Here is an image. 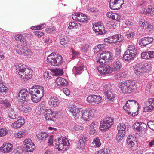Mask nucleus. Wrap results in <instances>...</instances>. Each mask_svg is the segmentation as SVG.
Here are the masks:
<instances>
[{"label":"nucleus","instance_id":"obj_48","mask_svg":"<svg viewBox=\"0 0 154 154\" xmlns=\"http://www.w3.org/2000/svg\"><path fill=\"white\" fill-rule=\"evenodd\" d=\"M153 86L152 83L150 82L147 84L146 85V89L147 91L150 92L152 91V89L153 88Z\"/></svg>","mask_w":154,"mask_h":154},{"label":"nucleus","instance_id":"obj_42","mask_svg":"<svg viewBox=\"0 0 154 154\" xmlns=\"http://www.w3.org/2000/svg\"><path fill=\"white\" fill-rule=\"evenodd\" d=\"M149 51L143 52L141 54V57L142 58L149 59L150 58Z\"/></svg>","mask_w":154,"mask_h":154},{"label":"nucleus","instance_id":"obj_50","mask_svg":"<svg viewBox=\"0 0 154 154\" xmlns=\"http://www.w3.org/2000/svg\"><path fill=\"white\" fill-rule=\"evenodd\" d=\"M26 133L21 131H20L15 134V136L18 138H21L26 135Z\"/></svg>","mask_w":154,"mask_h":154},{"label":"nucleus","instance_id":"obj_58","mask_svg":"<svg viewBox=\"0 0 154 154\" xmlns=\"http://www.w3.org/2000/svg\"><path fill=\"white\" fill-rule=\"evenodd\" d=\"M148 127L151 129L154 130V122L152 121H149L147 123Z\"/></svg>","mask_w":154,"mask_h":154},{"label":"nucleus","instance_id":"obj_47","mask_svg":"<svg viewBox=\"0 0 154 154\" xmlns=\"http://www.w3.org/2000/svg\"><path fill=\"white\" fill-rule=\"evenodd\" d=\"M129 145V146L131 149L133 151H135L137 149V147L133 141L130 142V143H127Z\"/></svg>","mask_w":154,"mask_h":154},{"label":"nucleus","instance_id":"obj_20","mask_svg":"<svg viewBox=\"0 0 154 154\" xmlns=\"http://www.w3.org/2000/svg\"><path fill=\"white\" fill-rule=\"evenodd\" d=\"M102 27H103L102 26H99L98 23H94L92 28L97 34L98 35L104 34L106 33V31L104 29H103V30H102L100 29Z\"/></svg>","mask_w":154,"mask_h":154},{"label":"nucleus","instance_id":"obj_6","mask_svg":"<svg viewBox=\"0 0 154 154\" xmlns=\"http://www.w3.org/2000/svg\"><path fill=\"white\" fill-rule=\"evenodd\" d=\"M117 129L118 132L117 134L116 139L118 142H119L125 136L126 126L123 123L119 124L117 127Z\"/></svg>","mask_w":154,"mask_h":154},{"label":"nucleus","instance_id":"obj_28","mask_svg":"<svg viewBox=\"0 0 154 154\" xmlns=\"http://www.w3.org/2000/svg\"><path fill=\"white\" fill-rule=\"evenodd\" d=\"M35 148V146L34 143L30 144L27 146H24L23 150L25 152H31L33 151Z\"/></svg>","mask_w":154,"mask_h":154},{"label":"nucleus","instance_id":"obj_54","mask_svg":"<svg viewBox=\"0 0 154 154\" xmlns=\"http://www.w3.org/2000/svg\"><path fill=\"white\" fill-rule=\"evenodd\" d=\"M7 131L5 128H3L0 129V137L5 135L7 134Z\"/></svg>","mask_w":154,"mask_h":154},{"label":"nucleus","instance_id":"obj_33","mask_svg":"<svg viewBox=\"0 0 154 154\" xmlns=\"http://www.w3.org/2000/svg\"><path fill=\"white\" fill-rule=\"evenodd\" d=\"M113 38V41H115L113 43H117L118 42H122L123 40V37L122 35L119 34L114 35L111 37Z\"/></svg>","mask_w":154,"mask_h":154},{"label":"nucleus","instance_id":"obj_34","mask_svg":"<svg viewBox=\"0 0 154 154\" xmlns=\"http://www.w3.org/2000/svg\"><path fill=\"white\" fill-rule=\"evenodd\" d=\"M134 57L133 54H129L128 53L125 51L123 55L122 58L124 60L128 61L129 60L133 59Z\"/></svg>","mask_w":154,"mask_h":154},{"label":"nucleus","instance_id":"obj_55","mask_svg":"<svg viewBox=\"0 0 154 154\" xmlns=\"http://www.w3.org/2000/svg\"><path fill=\"white\" fill-rule=\"evenodd\" d=\"M24 146H27L30 144H32L33 143L32 140L29 139H25L23 142Z\"/></svg>","mask_w":154,"mask_h":154},{"label":"nucleus","instance_id":"obj_41","mask_svg":"<svg viewBox=\"0 0 154 154\" xmlns=\"http://www.w3.org/2000/svg\"><path fill=\"white\" fill-rule=\"evenodd\" d=\"M55 74L57 76L62 75L63 74V70L62 69L59 68L54 69V70Z\"/></svg>","mask_w":154,"mask_h":154},{"label":"nucleus","instance_id":"obj_60","mask_svg":"<svg viewBox=\"0 0 154 154\" xmlns=\"http://www.w3.org/2000/svg\"><path fill=\"white\" fill-rule=\"evenodd\" d=\"M60 44L65 48L67 47L69 45V42L67 40L65 41L60 42Z\"/></svg>","mask_w":154,"mask_h":154},{"label":"nucleus","instance_id":"obj_13","mask_svg":"<svg viewBox=\"0 0 154 154\" xmlns=\"http://www.w3.org/2000/svg\"><path fill=\"white\" fill-rule=\"evenodd\" d=\"M18 96L23 101H27L30 99V91L26 89L22 90L19 93Z\"/></svg>","mask_w":154,"mask_h":154},{"label":"nucleus","instance_id":"obj_24","mask_svg":"<svg viewBox=\"0 0 154 154\" xmlns=\"http://www.w3.org/2000/svg\"><path fill=\"white\" fill-rule=\"evenodd\" d=\"M23 118H21L12 124V126L14 128H17L21 127L25 123Z\"/></svg>","mask_w":154,"mask_h":154},{"label":"nucleus","instance_id":"obj_61","mask_svg":"<svg viewBox=\"0 0 154 154\" xmlns=\"http://www.w3.org/2000/svg\"><path fill=\"white\" fill-rule=\"evenodd\" d=\"M69 26L68 27V29H75L76 28L75 23L71 22L69 24Z\"/></svg>","mask_w":154,"mask_h":154},{"label":"nucleus","instance_id":"obj_31","mask_svg":"<svg viewBox=\"0 0 154 154\" xmlns=\"http://www.w3.org/2000/svg\"><path fill=\"white\" fill-rule=\"evenodd\" d=\"M56 82L58 85L62 86H66L68 84L67 81L61 77L57 78Z\"/></svg>","mask_w":154,"mask_h":154},{"label":"nucleus","instance_id":"obj_19","mask_svg":"<svg viewBox=\"0 0 154 154\" xmlns=\"http://www.w3.org/2000/svg\"><path fill=\"white\" fill-rule=\"evenodd\" d=\"M13 147V145L11 143H5L0 148V151L3 153H8L12 150Z\"/></svg>","mask_w":154,"mask_h":154},{"label":"nucleus","instance_id":"obj_18","mask_svg":"<svg viewBox=\"0 0 154 154\" xmlns=\"http://www.w3.org/2000/svg\"><path fill=\"white\" fill-rule=\"evenodd\" d=\"M55 113L50 109H46L44 112V116L47 120H55Z\"/></svg>","mask_w":154,"mask_h":154},{"label":"nucleus","instance_id":"obj_38","mask_svg":"<svg viewBox=\"0 0 154 154\" xmlns=\"http://www.w3.org/2000/svg\"><path fill=\"white\" fill-rule=\"evenodd\" d=\"M26 50V47H24L19 49L16 48L15 50L17 53L20 55L24 54L25 56V51Z\"/></svg>","mask_w":154,"mask_h":154},{"label":"nucleus","instance_id":"obj_53","mask_svg":"<svg viewBox=\"0 0 154 154\" xmlns=\"http://www.w3.org/2000/svg\"><path fill=\"white\" fill-rule=\"evenodd\" d=\"M153 109L149 105L148 106H146L143 108V111L146 112H150Z\"/></svg>","mask_w":154,"mask_h":154},{"label":"nucleus","instance_id":"obj_14","mask_svg":"<svg viewBox=\"0 0 154 154\" xmlns=\"http://www.w3.org/2000/svg\"><path fill=\"white\" fill-rule=\"evenodd\" d=\"M103 90L105 93V95L108 100H111L115 98V92L111 90L108 85H104L103 86Z\"/></svg>","mask_w":154,"mask_h":154},{"label":"nucleus","instance_id":"obj_49","mask_svg":"<svg viewBox=\"0 0 154 154\" xmlns=\"http://www.w3.org/2000/svg\"><path fill=\"white\" fill-rule=\"evenodd\" d=\"M47 33H54L57 30V29L54 27L51 28H47L46 29Z\"/></svg>","mask_w":154,"mask_h":154},{"label":"nucleus","instance_id":"obj_37","mask_svg":"<svg viewBox=\"0 0 154 154\" xmlns=\"http://www.w3.org/2000/svg\"><path fill=\"white\" fill-rule=\"evenodd\" d=\"M92 144L94 146L96 147H100L101 145V143L99 139L97 137L95 138L93 140Z\"/></svg>","mask_w":154,"mask_h":154},{"label":"nucleus","instance_id":"obj_45","mask_svg":"<svg viewBox=\"0 0 154 154\" xmlns=\"http://www.w3.org/2000/svg\"><path fill=\"white\" fill-rule=\"evenodd\" d=\"M108 150L107 149L104 148L96 152L95 154H106L108 153Z\"/></svg>","mask_w":154,"mask_h":154},{"label":"nucleus","instance_id":"obj_63","mask_svg":"<svg viewBox=\"0 0 154 154\" xmlns=\"http://www.w3.org/2000/svg\"><path fill=\"white\" fill-rule=\"evenodd\" d=\"M66 37L63 35L62 34L60 35V42L65 41L66 40Z\"/></svg>","mask_w":154,"mask_h":154},{"label":"nucleus","instance_id":"obj_30","mask_svg":"<svg viewBox=\"0 0 154 154\" xmlns=\"http://www.w3.org/2000/svg\"><path fill=\"white\" fill-rule=\"evenodd\" d=\"M19 109L25 113L30 112L31 111V107L28 105L25 104H23L20 105L19 107Z\"/></svg>","mask_w":154,"mask_h":154},{"label":"nucleus","instance_id":"obj_23","mask_svg":"<svg viewBox=\"0 0 154 154\" xmlns=\"http://www.w3.org/2000/svg\"><path fill=\"white\" fill-rule=\"evenodd\" d=\"M126 51L129 53V54H133L134 57L135 56L137 53V51L134 45H131L128 46V49Z\"/></svg>","mask_w":154,"mask_h":154},{"label":"nucleus","instance_id":"obj_27","mask_svg":"<svg viewBox=\"0 0 154 154\" xmlns=\"http://www.w3.org/2000/svg\"><path fill=\"white\" fill-rule=\"evenodd\" d=\"M122 67V64L120 61L117 60L113 63L112 68L113 71H115L119 70Z\"/></svg>","mask_w":154,"mask_h":154},{"label":"nucleus","instance_id":"obj_57","mask_svg":"<svg viewBox=\"0 0 154 154\" xmlns=\"http://www.w3.org/2000/svg\"><path fill=\"white\" fill-rule=\"evenodd\" d=\"M103 45L102 44H99L96 46L95 50L97 51L102 50L103 48Z\"/></svg>","mask_w":154,"mask_h":154},{"label":"nucleus","instance_id":"obj_8","mask_svg":"<svg viewBox=\"0 0 154 154\" xmlns=\"http://www.w3.org/2000/svg\"><path fill=\"white\" fill-rule=\"evenodd\" d=\"M69 109L70 112L72 114L73 116L75 119L79 118L83 111V109L80 108H76L74 105H72L69 107Z\"/></svg>","mask_w":154,"mask_h":154},{"label":"nucleus","instance_id":"obj_52","mask_svg":"<svg viewBox=\"0 0 154 154\" xmlns=\"http://www.w3.org/2000/svg\"><path fill=\"white\" fill-rule=\"evenodd\" d=\"M134 135L133 134L128 136L127 139V143H130V142L133 141L134 140Z\"/></svg>","mask_w":154,"mask_h":154},{"label":"nucleus","instance_id":"obj_44","mask_svg":"<svg viewBox=\"0 0 154 154\" xmlns=\"http://www.w3.org/2000/svg\"><path fill=\"white\" fill-rule=\"evenodd\" d=\"M89 45L88 44H85L82 46L81 49V51L83 53H85L87 52L89 48Z\"/></svg>","mask_w":154,"mask_h":154},{"label":"nucleus","instance_id":"obj_12","mask_svg":"<svg viewBox=\"0 0 154 154\" xmlns=\"http://www.w3.org/2000/svg\"><path fill=\"white\" fill-rule=\"evenodd\" d=\"M97 69L100 74L103 75L111 73L113 72L112 68L109 66L106 65L99 66Z\"/></svg>","mask_w":154,"mask_h":154},{"label":"nucleus","instance_id":"obj_32","mask_svg":"<svg viewBox=\"0 0 154 154\" xmlns=\"http://www.w3.org/2000/svg\"><path fill=\"white\" fill-rule=\"evenodd\" d=\"M36 136L37 138L41 142L44 141L46 139V138L48 137V135L45 132H41L39 134H37Z\"/></svg>","mask_w":154,"mask_h":154},{"label":"nucleus","instance_id":"obj_15","mask_svg":"<svg viewBox=\"0 0 154 154\" xmlns=\"http://www.w3.org/2000/svg\"><path fill=\"white\" fill-rule=\"evenodd\" d=\"M29 91H30V98L33 102L35 103L38 102L43 97L42 95H40L36 93L34 88L29 89Z\"/></svg>","mask_w":154,"mask_h":154},{"label":"nucleus","instance_id":"obj_36","mask_svg":"<svg viewBox=\"0 0 154 154\" xmlns=\"http://www.w3.org/2000/svg\"><path fill=\"white\" fill-rule=\"evenodd\" d=\"M143 14L147 15H152L154 14V8L152 6H149L148 9L146 10L145 9Z\"/></svg>","mask_w":154,"mask_h":154},{"label":"nucleus","instance_id":"obj_21","mask_svg":"<svg viewBox=\"0 0 154 154\" xmlns=\"http://www.w3.org/2000/svg\"><path fill=\"white\" fill-rule=\"evenodd\" d=\"M8 117L11 120H14L18 117V114L14 111V109L11 108L8 109Z\"/></svg>","mask_w":154,"mask_h":154},{"label":"nucleus","instance_id":"obj_4","mask_svg":"<svg viewBox=\"0 0 154 154\" xmlns=\"http://www.w3.org/2000/svg\"><path fill=\"white\" fill-rule=\"evenodd\" d=\"M47 61L51 65L59 66L63 62L62 57L61 55L53 52L48 56Z\"/></svg>","mask_w":154,"mask_h":154},{"label":"nucleus","instance_id":"obj_59","mask_svg":"<svg viewBox=\"0 0 154 154\" xmlns=\"http://www.w3.org/2000/svg\"><path fill=\"white\" fill-rule=\"evenodd\" d=\"M26 50L25 51V56H30L32 54V52L31 50L28 49L26 48Z\"/></svg>","mask_w":154,"mask_h":154},{"label":"nucleus","instance_id":"obj_46","mask_svg":"<svg viewBox=\"0 0 154 154\" xmlns=\"http://www.w3.org/2000/svg\"><path fill=\"white\" fill-rule=\"evenodd\" d=\"M139 24L142 29L147 31L146 27L148 25V23L146 22H145L143 21H140L139 22Z\"/></svg>","mask_w":154,"mask_h":154},{"label":"nucleus","instance_id":"obj_3","mask_svg":"<svg viewBox=\"0 0 154 154\" xmlns=\"http://www.w3.org/2000/svg\"><path fill=\"white\" fill-rule=\"evenodd\" d=\"M134 73L137 76L140 77L143 75L144 73H149L151 71L150 66L147 63H139L133 66Z\"/></svg>","mask_w":154,"mask_h":154},{"label":"nucleus","instance_id":"obj_43","mask_svg":"<svg viewBox=\"0 0 154 154\" xmlns=\"http://www.w3.org/2000/svg\"><path fill=\"white\" fill-rule=\"evenodd\" d=\"M1 77H0V92H6L8 88L5 87L2 84V81L1 80Z\"/></svg>","mask_w":154,"mask_h":154},{"label":"nucleus","instance_id":"obj_2","mask_svg":"<svg viewBox=\"0 0 154 154\" xmlns=\"http://www.w3.org/2000/svg\"><path fill=\"white\" fill-rule=\"evenodd\" d=\"M16 70V73L23 79L27 80L32 76V70L24 65L19 64Z\"/></svg>","mask_w":154,"mask_h":154},{"label":"nucleus","instance_id":"obj_11","mask_svg":"<svg viewBox=\"0 0 154 154\" xmlns=\"http://www.w3.org/2000/svg\"><path fill=\"white\" fill-rule=\"evenodd\" d=\"M87 100L91 104L94 105L99 104L102 100V97L100 95H92L88 96Z\"/></svg>","mask_w":154,"mask_h":154},{"label":"nucleus","instance_id":"obj_16","mask_svg":"<svg viewBox=\"0 0 154 154\" xmlns=\"http://www.w3.org/2000/svg\"><path fill=\"white\" fill-rule=\"evenodd\" d=\"M136 104V102L134 100H128L126 102L125 104L123 106V109L124 110L126 111V112L128 115L131 114L133 116H135L138 114L137 112H135L134 113L132 112L131 114V112L127 109H129L131 106L133 104L135 105Z\"/></svg>","mask_w":154,"mask_h":154},{"label":"nucleus","instance_id":"obj_35","mask_svg":"<svg viewBox=\"0 0 154 154\" xmlns=\"http://www.w3.org/2000/svg\"><path fill=\"white\" fill-rule=\"evenodd\" d=\"M34 89L36 93L40 95H42V96H44L45 91L44 88L43 87L38 86H37L35 89Z\"/></svg>","mask_w":154,"mask_h":154},{"label":"nucleus","instance_id":"obj_51","mask_svg":"<svg viewBox=\"0 0 154 154\" xmlns=\"http://www.w3.org/2000/svg\"><path fill=\"white\" fill-rule=\"evenodd\" d=\"M147 104L154 109V99L150 98L148 99Z\"/></svg>","mask_w":154,"mask_h":154},{"label":"nucleus","instance_id":"obj_25","mask_svg":"<svg viewBox=\"0 0 154 154\" xmlns=\"http://www.w3.org/2000/svg\"><path fill=\"white\" fill-rule=\"evenodd\" d=\"M84 68V65H82L81 66H74L72 71L75 76L76 77L77 75L81 74Z\"/></svg>","mask_w":154,"mask_h":154},{"label":"nucleus","instance_id":"obj_26","mask_svg":"<svg viewBox=\"0 0 154 154\" xmlns=\"http://www.w3.org/2000/svg\"><path fill=\"white\" fill-rule=\"evenodd\" d=\"M153 40L152 37H144L141 40L142 45L145 47L147 45L152 43Z\"/></svg>","mask_w":154,"mask_h":154},{"label":"nucleus","instance_id":"obj_29","mask_svg":"<svg viewBox=\"0 0 154 154\" xmlns=\"http://www.w3.org/2000/svg\"><path fill=\"white\" fill-rule=\"evenodd\" d=\"M97 123L96 122H92L90 125L89 127V133L90 134L93 135L95 133L96 129L97 128Z\"/></svg>","mask_w":154,"mask_h":154},{"label":"nucleus","instance_id":"obj_22","mask_svg":"<svg viewBox=\"0 0 154 154\" xmlns=\"http://www.w3.org/2000/svg\"><path fill=\"white\" fill-rule=\"evenodd\" d=\"M99 57L105 59L107 61V62H111L113 60L112 57L111 56V53L109 52H103L100 54Z\"/></svg>","mask_w":154,"mask_h":154},{"label":"nucleus","instance_id":"obj_56","mask_svg":"<svg viewBox=\"0 0 154 154\" xmlns=\"http://www.w3.org/2000/svg\"><path fill=\"white\" fill-rule=\"evenodd\" d=\"M107 17L109 18L114 19L115 18V14L112 13V12H107L106 14Z\"/></svg>","mask_w":154,"mask_h":154},{"label":"nucleus","instance_id":"obj_62","mask_svg":"<svg viewBox=\"0 0 154 154\" xmlns=\"http://www.w3.org/2000/svg\"><path fill=\"white\" fill-rule=\"evenodd\" d=\"M104 41L106 42L109 43H113L115 41H113V38L111 37H108L104 39Z\"/></svg>","mask_w":154,"mask_h":154},{"label":"nucleus","instance_id":"obj_10","mask_svg":"<svg viewBox=\"0 0 154 154\" xmlns=\"http://www.w3.org/2000/svg\"><path fill=\"white\" fill-rule=\"evenodd\" d=\"M124 3V0H110V8L113 10L119 9Z\"/></svg>","mask_w":154,"mask_h":154},{"label":"nucleus","instance_id":"obj_1","mask_svg":"<svg viewBox=\"0 0 154 154\" xmlns=\"http://www.w3.org/2000/svg\"><path fill=\"white\" fill-rule=\"evenodd\" d=\"M120 91L124 94H130L133 92L136 88V86L134 81H126L119 84Z\"/></svg>","mask_w":154,"mask_h":154},{"label":"nucleus","instance_id":"obj_40","mask_svg":"<svg viewBox=\"0 0 154 154\" xmlns=\"http://www.w3.org/2000/svg\"><path fill=\"white\" fill-rule=\"evenodd\" d=\"M96 61L97 63L102 65L107 62V61L104 58L101 57H97L96 58Z\"/></svg>","mask_w":154,"mask_h":154},{"label":"nucleus","instance_id":"obj_39","mask_svg":"<svg viewBox=\"0 0 154 154\" xmlns=\"http://www.w3.org/2000/svg\"><path fill=\"white\" fill-rule=\"evenodd\" d=\"M133 128L136 131L140 132L141 128L140 123L138 122L134 123L133 126Z\"/></svg>","mask_w":154,"mask_h":154},{"label":"nucleus","instance_id":"obj_5","mask_svg":"<svg viewBox=\"0 0 154 154\" xmlns=\"http://www.w3.org/2000/svg\"><path fill=\"white\" fill-rule=\"evenodd\" d=\"M114 119L111 117H107L104 120H101L100 122V129L102 132H104L109 129L114 122Z\"/></svg>","mask_w":154,"mask_h":154},{"label":"nucleus","instance_id":"obj_9","mask_svg":"<svg viewBox=\"0 0 154 154\" xmlns=\"http://www.w3.org/2000/svg\"><path fill=\"white\" fill-rule=\"evenodd\" d=\"M95 111L94 110H83L82 113V118L86 121H89L91 119L94 115Z\"/></svg>","mask_w":154,"mask_h":154},{"label":"nucleus","instance_id":"obj_64","mask_svg":"<svg viewBox=\"0 0 154 154\" xmlns=\"http://www.w3.org/2000/svg\"><path fill=\"white\" fill-rule=\"evenodd\" d=\"M126 36L128 38H132L134 35V34L133 33L130 32H127L126 34Z\"/></svg>","mask_w":154,"mask_h":154},{"label":"nucleus","instance_id":"obj_7","mask_svg":"<svg viewBox=\"0 0 154 154\" xmlns=\"http://www.w3.org/2000/svg\"><path fill=\"white\" fill-rule=\"evenodd\" d=\"M58 141L59 143L57 144L58 146L57 149L58 150L63 151L66 150L69 145L68 140L66 138H60L58 139Z\"/></svg>","mask_w":154,"mask_h":154},{"label":"nucleus","instance_id":"obj_17","mask_svg":"<svg viewBox=\"0 0 154 154\" xmlns=\"http://www.w3.org/2000/svg\"><path fill=\"white\" fill-rule=\"evenodd\" d=\"M60 102L58 98L56 96L51 95L48 102V104L52 107H55L58 106Z\"/></svg>","mask_w":154,"mask_h":154}]
</instances>
